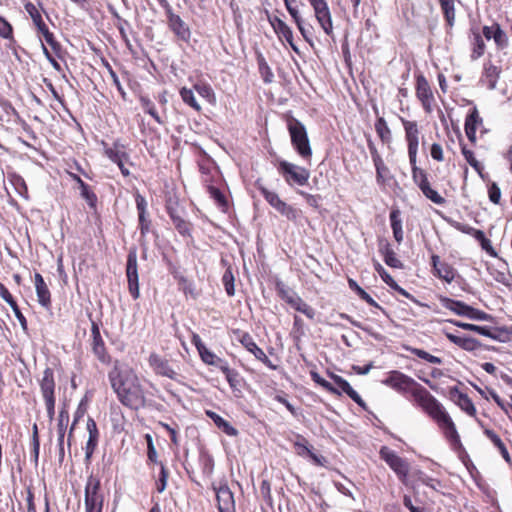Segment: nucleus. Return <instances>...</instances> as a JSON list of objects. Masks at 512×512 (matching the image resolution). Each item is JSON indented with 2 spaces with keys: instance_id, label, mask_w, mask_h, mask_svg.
<instances>
[{
  "instance_id": "nucleus-45",
  "label": "nucleus",
  "mask_w": 512,
  "mask_h": 512,
  "mask_svg": "<svg viewBox=\"0 0 512 512\" xmlns=\"http://www.w3.org/2000/svg\"><path fill=\"white\" fill-rule=\"evenodd\" d=\"M256 60L258 64V70L263 81L265 83H271L274 78V74L261 52H257Z\"/></svg>"
},
{
  "instance_id": "nucleus-5",
  "label": "nucleus",
  "mask_w": 512,
  "mask_h": 512,
  "mask_svg": "<svg viewBox=\"0 0 512 512\" xmlns=\"http://www.w3.org/2000/svg\"><path fill=\"white\" fill-rule=\"evenodd\" d=\"M286 122L292 147L303 160L310 162L313 151L306 127L301 121L293 116H289Z\"/></svg>"
},
{
  "instance_id": "nucleus-16",
  "label": "nucleus",
  "mask_w": 512,
  "mask_h": 512,
  "mask_svg": "<svg viewBox=\"0 0 512 512\" xmlns=\"http://www.w3.org/2000/svg\"><path fill=\"white\" fill-rule=\"evenodd\" d=\"M90 347L94 354V356L98 359L100 363L103 365H110L112 362V357L108 352L105 341L100 333L99 324L91 320V336H90Z\"/></svg>"
},
{
  "instance_id": "nucleus-15",
  "label": "nucleus",
  "mask_w": 512,
  "mask_h": 512,
  "mask_svg": "<svg viewBox=\"0 0 512 512\" xmlns=\"http://www.w3.org/2000/svg\"><path fill=\"white\" fill-rule=\"evenodd\" d=\"M294 452L302 458H308L315 466L325 467L328 463L327 459L314 451V447L301 434H296L292 441Z\"/></svg>"
},
{
  "instance_id": "nucleus-50",
  "label": "nucleus",
  "mask_w": 512,
  "mask_h": 512,
  "mask_svg": "<svg viewBox=\"0 0 512 512\" xmlns=\"http://www.w3.org/2000/svg\"><path fill=\"white\" fill-rule=\"evenodd\" d=\"M376 170V181L378 185L385 186L387 181L391 178L390 170L384 161H380L374 164Z\"/></svg>"
},
{
  "instance_id": "nucleus-52",
  "label": "nucleus",
  "mask_w": 512,
  "mask_h": 512,
  "mask_svg": "<svg viewBox=\"0 0 512 512\" xmlns=\"http://www.w3.org/2000/svg\"><path fill=\"white\" fill-rule=\"evenodd\" d=\"M199 464L202 474L210 478L214 471V459L207 453H201L199 456Z\"/></svg>"
},
{
  "instance_id": "nucleus-44",
  "label": "nucleus",
  "mask_w": 512,
  "mask_h": 512,
  "mask_svg": "<svg viewBox=\"0 0 512 512\" xmlns=\"http://www.w3.org/2000/svg\"><path fill=\"white\" fill-rule=\"evenodd\" d=\"M186 215H179L173 218H170L175 229L178 233L183 237H190L192 234L193 225L190 221L185 219Z\"/></svg>"
},
{
  "instance_id": "nucleus-26",
  "label": "nucleus",
  "mask_w": 512,
  "mask_h": 512,
  "mask_svg": "<svg viewBox=\"0 0 512 512\" xmlns=\"http://www.w3.org/2000/svg\"><path fill=\"white\" fill-rule=\"evenodd\" d=\"M148 363L156 375L167 377L175 381L178 380L179 374L172 368L169 361L162 358L160 355L151 353L148 358Z\"/></svg>"
},
{
  "instance_id": "nucleus-64",
  "label": "nucleus",
  "mask_w": 512,
  "mask_h": 512,
  "mask_svg": "<svg viewBox=\"0 0 512 512\" xmlns=\"http://www.w3.org/2000/svg\"><path fill=\"white\" fill-rule=\"evenodd\" d=\"M300 196H302L306 203L311 206L312 208L314 209H318L320 207V201L322 200V197L321 195L319 194H310V193H307L303 190H298L297 192Z\"/></svg>"
},
{
  "instance_id": "nucleus-17",
  "label": "nucleus",
  "mask_w": 512,
  "mask_h": 512,
  "mask_svg": "<svg viewBox=\"0 0 512 512\" xmlns=\"http://www.w3.org/2000/svg\"><path fill=\"white\" fill-rule=\"evenodd\" d=\"M431 267L432 274L436 278L448 284L452 283L453 281L458 283L460 281H464L463 277L457 272V270L451 264L442 261L440 256L437 254H433L431 256Z\"/></svg>"
},
{
  "instance_id": "nucleus-3",
  "label": "nucleus",
  "mask_w": 512,
  "mask_h": 512,
  "mask_svg": "<svg viewBox=\"0 0 512 512\" xmlns=\"http://www.w3.org/2000/svg\"><path fill=\"white\" fill-rule=\"evenodd\" d=\"M382 384L409 398L422 411L437 399L414 378L399 370L387 372Z\"/></svg>"
},
{
  "instance_id": "nucleus-28",
  "label": "nucleus",
  "mask_w": 512,
  "mask_h": 512,
  "mask_svg": "<svg viewBox=\"0 0 512 512\" xmlns=\"http://www.w3.org/2000/svg\"><path fill=\"white\" fill-rule=\"evenodd\" d=\"M169 29L174 33L177 39L183 42H189L191 38V30L185 21L174 12L167 17Z\"/></svg>"
},
{
  "instance_id": "nucleus-11",
  "label": "nucleus",
  "mask_w": 512,
  "mask_h": 512,
  "mask_svg": "<svg viewBox=\"0 0 512 512\" xmlns=\"http://www.w3.org/2000/svg\"><path fill=\"white\" fill-rule=\"evenodd\" d=\"M277 170L289 186H304L308 184L310 171L305 167L281 160L277 165Z\"/></svg>"
},
{
  "instance_id": "nucleus-43",
  "label": "nucleus",
  "mask_w": 512,
  "mask_h": 512,
  "mask_svg": "<svg viewBox=\"0 0 512 512\" xmlns=\"http://www.w3.org/2000/svg\"><path fill=\"white\" fill-rule=\"evenodd\" d=\"M165 209L170 218L179 215H186L185 207L180 203L176 196H170L166 199Z\"/></svg>"
},
{
  "instance_id": "nucleus-6",
  "label": "nucleus",
  "mask_w": 512,
  "mask_h": 512,
  "mask_svg": "<svg viewBox=\"0 0 512 512\" xmlns=\"http://www.w3.org/2000/svg\"><path fill=\"white\" fill-rule=\"evenodd\" d=\"M40 396L44 402L49 420H53L56 407V380L53 368L46 367L37 377Z\"/></svg>"
},
{
  "instance_id": "nucleus-46",
  "label": "nucleus",
  "mask_w": 512,
  "mask_h": 512,
  "mask_svg": "<svg viewBox=\"0 0 512 512\" xmlns=\"http://www.w3.org/2000/svg\"><path fill=\"white\" fill-rule=\"evenodd\" d=\"M402 348L429 363L442 364L443 362L440 357L434 356L423 349L415 348L406 344L402 345Z\"/></svg>"
},
{
  "instance_id": "nucleus-62",
  "label": "nucleus",
  "mask_w": 512,
  "mask_h": 512,
  "mask_svg": "<svg viewBox=\"0 0 512 512\" xmlns=\"http://www.w3.org/2000/svg\"><path fill=\"white\" fill-rule=\"evenodd\" d=\"M488 198L495 205H503L501 200V190L496 182H492L488 185Z\"/></svg>"
},
{
  "instance_id": "nucleus-47",
  "label": "nucleus",
  "mask_w": 512,
  "mask_h": 512,
  "mask_svg": "<svg viewBox=\"0 0 512 512\" xmlns=\"http://www.w3.org/2000/svg\"><path fill=\"white\" fill-rule=\"evenodd\" d=\"M207 191L210 195V197L215 201L217 206L224 212L228 210V200L224 193L217 187L213 185L207 186Z\"/></svg>"
},
{
  "instance_id": "nucleus-60",
  "label": "nucleus",
  "mask_w": 512,
  "mask_h": 512,
  "mask_svg": "<svg viewBox=\"0 0 512 512\" xmlns=\"http://www.w3.org/2000/svg\"><path fill=\"white\" fill-rule=\"evenodd\" d=\"M31 445H32V456L35 464L38 463L39 451H40V439L37 424L33 425L32 428V437H31Z\"/></svg>"
},
{
  "instance_id": "nucleus-9",
  "label": "nucleus",
  "mask_w": 512,
  "mask_h": 512,
  "mask_svg": "<svg viewBox=\"0 0 512 512\" xmlns=\"http://www.w3.org/2000/svg\"><path fill=\"white\" fill-rule=\"evenodd\" d=\"M379 457L396 474L398 480L403 484H408V475L410 472V463L406 458L399 456L388 446H382L379 450Z\"/></svg>"
},
{
  "instance_id": "nucleus-7",
  "label": "nucleus",
  "mask_w": 512,
  "mask_h": 512,
  "mask_svg": "<svg viewBox=\"0 0 512 512\" xmlns=\"http://www.w3.org/2000/svg\"><path fill=\"white\" fill-rule=\"evenodd\" d=\"M277 295L287 303L295 311L302 313L308 319L314 320L316 316L315 309L304 301L297 292L287 287L282 281H277L275 284Z\"/></svg>"
},
{
  "instance_id": "nucleus-14",
  "label": "nucleus",
  "mask_w": 512,
  "mask_h": 512,
  "mask_svg": "<svg viewBox=\"0 0 512 512\" xmlns=\"http://www.w3.org/2000/svg\"><path fill=\"white\" fill-rule=\"evenodd\" d=\"M105 156L115 163L123 177L130 176V170L127 165L133 166V163L130 160V155L126 151V146L119 141H115L111 146H105L104 148Z\"/></svg>"
},
{
  "instance_id": "nucleus-53",
  "label": "nucleus",
  "mask_w": 512,
  "mask_h": 512,
  "mask_svg": "<svg viewBox=\"0 0 512 512\" xmlns=\"http://www.w3.org/2000/svg\"><path fill=\"white\" fill-rule=\"evenodd\" d=\"M160 472L158 479L155 482V488L158 493H162L167 488L169 479V470L163 462H159Z\"/></svg>"
},
{
  "instance_id": "nucleus-56",
  "label": "nucleus",
  "mask_w": 512,
  "mask_h": 512,
  "mask_svg": "<svg viewBox=\"0 0 512 512\" xmlns=\"http://www.w3.org/2000/svg\"><path fill=\"white\" fill-rule=\"evenodd\" d=\"M234 281L235 278L232 267L228 266L222 276V283L228 296H234L235 294Z\"/></svg>"
},
{
  "instance_id": "nucleus-1",
  "label": "nucleus",
  "mask_w": 512,
  "mask_h": 512,
  "mask_svg": "<svg viewBox=\"0 0 512 512\" xmlns=\"http://www.w3.org/2000/svg\"><path fill=\"white\" fill-rule=\"evenodd\" d=\"M400 121L405 132V141L407 143L409 163L411 166V174L414 184L432 203L437 205H444L446 203V199L432 188L427 171L417 166V154L420 135L417 121L408 120L404 117H400Z\"/></svg>"
},
{
  "instance_id": "nucleus-22",
  "label": "nucleus",
  "mask_w": 512,
  "mask_h": 512,
  "mask_svg": "<svg viewBox=\"0 0 512 512\" xmlns=\"http://www.w3.org/2000/svg\"><path fill=\"white\" fill-rule=\"evenodd\" d=\"M191 343L195 346L198 351L199 357L201 361L209 366H214L220 369L227 361L217 356L213 351H211L207 346L203 343L200 336L196 333H193L191 337Z\"/></svg>"
},
{
  "instance_id": "nucleus-21",
  "label": "nucleus",
  "mask_w": 512,
  "mask_h": 512,
  "mask_svg": "<svg viewBox=\"0 0 512 512\" xmlns=\"http://www.w3.org/2000/svg\"><path fill=\"white\" fill-rule=\"evenodd\" d=\"M265 12L267 15V20L271 27L273 28L278 39L281 42L286 41L287 44L293 49V51L299 53V49L294 43V36L291 27L278 16L271 15L268 10H266Z\"/></svg>"
},
{
  "instance_id": "nucleus-59",
  "label": "nucleus",
  "mask_w": 512,
  "mask_h": 512,
  "mask_svg": "<svg viewBox=\"0 0 512 512\" xmlns=\"http://www.w3.org/2000/svg\"><path fill=\"white\" fill-rule=\"evenodd\" d=\"M310 375H311L312 380L316 384L321 386L323 389H325L329 393H332V394H335V395H340L341 394V392L336 387H334L330 382H328L327 380L322 378L317 372L311 371Z\"/></svg>"
},
{
  "instance_id": "nucleus-55",
  "label": "nucleus",
  "mask_w": 512,
  "mask_h": 512,
  "mask_svg": "<svg viewBox=\"0 0 512 512\" xmlns=\"http://www.w3.org/2000/svg\"><path fill=\"white\" fill-rule=\"evenodd\" d=\"M179 94L181 96L182 101L193 108L195 111L199 112L201 110V106L197 102L194 93L191 89L187 87H183L180 89Z\"/></svg>"
},
{
  "instance_id": "nucleus-39",
  "label": "nucleus",
  "mask_w": 512,
  "mask_h": 512,
  "mask_svg": "<svg viewBox=\"0 0 512 512\" xmlns=\"http://www.w3.org/2000/svg\"><path fill=\"white\" fill-rule=\"evenodd\" d=\"M440 303L446 308V309H449L450 311L454 312L455 314L459 315V316H467V313H468V309L470 307V305L462 302V301H459V300H454V299H451L449 297H446V296H442L440 295L438 297Z\"/></svg>"
},
{
  "instance_id": "nucleus-37",
  "label": "nucleus",
  "mask_w": 512,
  "mask_h": 512,
  "mask_svg": "<svg viewBox=\"0 0 512 512\" xmlns=\"http://www.w3.org/2000/svg\"><path fill=\"white\" fill-rule=\"evenodd\" d=\"M389 220L393 237L397 243H401L404 239V232L402 228L401 211L399 208H392L389 214Z\"/></svg>"
},
{
  "instance_id": "nucleus-42",
  "label": "nucleus",
  "mask_w": 512,
  "mask_h": 512,
  "mask_svg": "<svg viewBox=\"0 0 512 512\" xmlns=\"http://www.w3.org/2000/svg\"><path fill=\"white\" fill-rule=\"evenodd\" d=\"M139 101L144 112L149 114L158 124L163 125L165 120L160 116L156 110L154 102L147 96H140Z\"/></svg>"
},
{
  "instance_id": "nucleus-40",
  "label": "nucleus",
  "mask_w": 512,
  "mask_h": 512,
  "mask_svg": "<svg viewBox=\"0 0 512 512\" xmlns=\"http://www.w3.org/2000/svg\"><path fill=\"white\" fill-rule=\"evenodd\" d=\"M374 128L376 134L383 144H390L392 141V131L388 126L387 121L382 116H377Z\"/></svg>"
},
{
  "instance_id": "nucleus-41",
  "label": "nucleus",
  "mask_w": 512,
  "mask_h": 512,
  "mask_svg": "<svg viewBox=\"0 0 512 512\" xmlns=\"http://www.w3.org/2000/svg\"><path fill=\"white\" fill-rule=\"evenodd\" d=\"M482 427H483L484 435L499 450L501 456L505 459V461L506 462H510L511 461L510 454H509V452H508L504 442L500 438V436L495 431H493L492 429L486 428V427H484V425Z\"/></svg>"
},
{
  "instance_id": "nucleus-25",
  "label": "nucleus",
  "mask_w": 512,
  "mask_h": 512,
  "mask_svg": "<svg viewBox=\"0 0 512 512\" xmlns=\"http://www.w3.org/2000/svg\"><path fill=\"white\" fill-rule=\"evenodd\" d=\"M480 31L486 40H493L498 49H504L509 44L507 33L497 22H493L491 25H484L483 27H480Z\"/></svg>"
},
{
  "instance_id": "nucleus-49",
  "label": "nucleus",
  "mask_w": 512,
  "mask_h": 512,
  "mask_svg": "<svg viewBox=\"0 0 512 512\" xmlns=\"http://www.w3.org/2000/svg\"><path fill=\"white\" fill-rule=\"evenodd\" d=\"M39 6H40V8H38L32 2H26L24 4V8H25L26 12L29 14L30 18L32 19V22L35 27L45 22L42 17V11H43L42 4L39 3Z\"/></svg>"
},
{
  "instance_id": "nucleus-10",
  "label": "nucleus",
  "mask_w": 512,
  "mask_h": 512,
  "mask_svg": "<svg viewBox=\"0 0 512 512\" xmlns=\"http://www.w3.org/2000/svg\"><path fill=\"white\" fill-rule=\"evenodd\" d=\"M415 96L425 113L430 114L436 103L435 89L431 86L428 79L421 72L414 74Z\"/></svg>"
},
{
  "instance_id": "nucleus-63",
  "label": "nucleus",
  "mask_w": 512,
  "mask_h": 512,
  "mask_svg": "<svg viewBox=\"0 0 512 512\" xmlns=\"http://www.w3.org/2000/svg\"><path fill=\"white\" fill-rule=\"evenodd\" d=\"M69 413L67 410H61L58 415L57 419V434H64L66 433L68 424H69Z\"/></svg>"
},
{
  "instance_id": "nucleus-48",
  "label": "nucleus",
  "mask_w": 512,
  "mask_h": 512,
  "mask_svg": "<svg viewBox=\"0 0 512 512\" xmlns=\"http://www.w3.org/2000/svg\"><path fill=\"white\" fill-rule=\"evenodd\" d=\"M81 197L86 201L90 209L96 210L98 197L93 189L87 183H81L79 188Z\"/></svg>"
},
{
  "instance_id": "nucleus-30",
  "label": "nucleus",
  "mask_w": 512,
  "mask_h": 512,
  "mask_svg": "<svg viewBox=\"0 0 512 512\" xmlns=\"http://www.w3.org/2000/svg\"><path fill=\"white\" fill-rule=\"evenodd\" d=\"M34 286L39 305L50 309L52 305L51 292L43 276L38 272L34 274Z\"/></svg>"
},
{
  "instance_id": "nucleus-23",
  "label": "nucleus",
  "mask_w": 512,
  "mask_h": 512,
  "mask_svg": "<svg viewBox=\"0 0 512 512\" xmlns=\"http://www.w3.org/2000/svg\"><path fill=\"white\" fill-rule=\"evenodd\" d=\"M283 2L303 39L312 45V27L310 25L308 27L306 26L305 20L303 19L298 7L295 5L296 0H283Z\"/></svg>"
},
{
  "instance_id": "nucleus-19",
  "label": "nucleus",
  "mask_w": 512,
  "mask_h": 512,
  "mask_svg": "<svg viewBox=\"0 0 512 512\" xmlns=\"http://www.w3.org/2000/svg\"><path fill=\"white\" fill-rule=\"evenodd\" d=\"M126 277H127V283H128V291H129L131 297L134 300H137L140 297V290H139L137 253L135 250L130 251L127 255Z\"/></svg>"
},
{
  "instance_id": "nucleus-12",
  "label": "nucleus",
  "mask_w": 512,
  "mask_h": 512,
  "mask_svg": "<svg viewBox=\"0 0 512 512\" xmlns=\"http://www.w3.org/2000/svg\"><path fill=\"white\" fill-rule=\"evenodd\" d=\"M100 490V479L93 475L89 476L85 486L86 512H102L104 496Z\"/></svg>"
},
{
  "instance_id": "nucleus-32",
  "label": "nucleus",
  "mask_w": 512,
  "mask_h": 512,
  "mask_svg": "<svg viewBox=\"0 0 512 512\" xmlns=\"http://www.w3.org/2000/svg\"><path fill=\"white\" fill-rule=\"evenodd\" d=\"M445 337L459 348L473 352L481 348V343L476 338L470 336H458L446 330H443Z\"/></svg>"
},
{
  "instance_id": "nucleus-13",
  "label": "nucleus",
  "mask_w": 512,
  "mask_h": 512,
  "mask_svg": "<svg viewBox=\"0 0 512 512\" xmlns=\"http://www.w3.org/2000/svg\"><path fill=\"white\" fill-rule=\"evenodd\" d=\"M232 334L234 338L254 357L262 362L269 369L276 370L277 366L274 365L271 360L267 357L262 348H260L254 341L251 334L241 329H233Z\"/></svg>"
},
{
  "instance_id": "nucleus-61",
  "label": "nucleus",
  "mask_w": 512,
  "mask_h": 512,
  "mask_svg": "<svg viewBox=\"0 0 512 512\" xmlns=\"http://www.w3.org/2000/svg\"><path fill=\"white\" fill-rule=\"evenodd\" d=\"M479 243L481 248L490 256L497 257V252L493 248L491 241L485 236V233L481 230L479 234L475 238Z\"/></svg>"
},
{
  "instance_id": "nucleus-18",
  "label": "nucleus",
  "mask_w": 512,
  "mask_h": 512,
  "mask_svg": "<svg viewBox=\"0 0 512 512\" xmlns=\"http://www.w3.org/2000/svg\"><path fill=\"white\" fill-rule=\"evenodd\" d=\"M310 6L313 9L315 19L317 20L320 27L323 29L325 34L332 35L333 33V22L332 15L326 0H308Z\"/></svg>"
},
{
  "instance_id": "nucleus-34",
  "label": "nucleus",
  "mask_w": 512,
  "mask_h": 512,
  "mask_svg": "<svg viewBox=\"0 0 512 512\" xmlns=\"http://www.w3.org/2000/svg\"><path fill=\"white\" fill-rule=\"evenodd\" d=\"M379 252L383 256V260L386 265L395 269L403 268V263L397 258L392 245L388 241L385 240L380 242Z\"/></svg>"
},
{
  "instance_id": "nucleus-54",
  "label": "nucleus",
  "mask_w": 512,
  "mask_h": 512,
  "mask_svg": "<svg viewBox=\"0 0 512 512\" xmlns=\"http://www.w3.org/2000/svg\"><path fill=\"white\" fill-rule=\"evenodd\" d=\"M219 370L224 374L229 386L232 389L236 388L239 383V373L235 369L230 368L228 362L221 366Z\"/></svg>"
},
{
  "instance_id": "nucleus-33",
  "label": "nucleus",
  "mask_w": 512,
  "mask_h": 512,
  "mask_svg": "<svg viewBox=\"0 0 512 512\" xmlns=\"http://www.w3.org/2000/svg\"><path fill=\"white\" fill-rule=\"evenodd\" d=\"M330 378L334 381V383L344 392L346 393L355 403H357L362 409L367 410V405L361 396L351 387L349 382L345 380L343 377L329 373Z\"/></svg>"
},
{
  "instance_id": "nucleus-4",
  "label": "nucleus",
  "mask_w": 512,
  "mask_h": 512,
  "mask_svg": "<svg viewBox=\"0 0 512 512\" xmlns=\"http://www.w3.org/2000/svg\"><path fill=\"white\" fill-rule=\"evenodd\" d=\"M423 412L437 425L454 451L459 452L464 450L456 424L438 399L430 404Z\"/></svg>"
},
{
  "instance_id": "nucleus-8",
  "label": "nucleus",
  "mask_w": 512,
  "mask_h": 512,
  "mask_svg": "<svg viewBox=\"0 0 512 512\" xmlns=\"http://www.w3.org/2000/svg\"><path fill=\"white\" fill-rule=\"evenodd\" d=\"M257 189L264 199L288 221L297 223L301 218L302 211L280 199L279 195L275 191H271L265 186L259 184H257Z\"/></svg>"
},
{
  "instance_id": "nucleus-38",
  "label": "nucleus",
  "mask_w": 512,
  "mask_h": 512,
  "mask_svg": "<svg viewBox=\"0 0 512 512\" xmlns=\"http://www.w3.org/2000/svg\"><path fill=\"white\" fill-rule=\"evenodd\" d=\"M205 414L214 422L215 426L226 435L231 437H235L238 435V430L234 426H232L228 421H226L223 417L218 415L216 412L206 410Z\"/></svg>"
},
{
  "instance_id": "nucleus-24",
  "label": "nucleus",
  "mask_w": 512,
  "mask_h": 512,
  "mask_svg": "<svg viewBox=\"0 0 512 512\" xmlns=\"http://www.w3.org/2000/svg\"><path fill=\"white\" fill-rule=\"evenodd\" d=\"M86 430L88 432V439L84 446L85 462L89 464L91 459L98 448L100 440V432L96 421L92 417H88L86 422Z\"/></svg>"
},
{
  "instance_id": "nucleus-2",
  "label": "nucleus",
  "mask_w": 512,
  "mask_h": 512,
  "mask_svg": "<svg viewBox=\"0 0 512 512\" xmlns=\"http://www.w3.org/2000/svg\"><path fill=\"white\" fill-rule=\"evenodd\" d=\"M108 378L113 391L123 406L135 411L146 406L144 388L137 375L132 371L123 372L118 367H114L108 373Z\"/></svg>"
},
{
  "instance_id": "nucleus-51",
  "label": "nucleus",
  "mask_w": 512,
  "mask_h": 512,
  "mask_svg": "<svg viewBox=\"0 0 512 512\" xmlns=\"http://www.w3.org/2000/svg\"><path fill=\"white\" fill-rule=\"evenodd\" d=\"M194 89L201 97L206 99L210 104H214L216 102V96L210 84L205 82L197 83L194 85Z\"/></svg>"
},
{
  "instance_id": "nucleus-58",
  "label": "nucleus",
  "mask_w": 512,
  "mask_h": 512,
  "mask_svg": "<svg viewBox=\"0 0 512 512\" xmlns=\"http://www.w3.org/2000/svg\"><path fill=\"white\" fill-rule=\"evenodd\" d=\"M461 152H462V155L464 156L465 160L471 165V167L481 175L483 166L476 159L474 152L472 150L468 149L466 146L461 147Z\"/></svg>"
},
{
  "instance_id": "nucleus-29",
  "label": "nucleus",
  "mask_w": 512,
  "mask_h": 512,
  "mask_svg": "<svg viewBox=\"0 0 512 512\" xmlns=\"http://www.w3.org/2000/svg\"><path fill=\"white\" fill-rule=\"evenodd\" d=\"M219 512H236L234 494L227 484L214 488Z\"/></svg>"
},
{
  "instance_id": "nucleus-57",
  "label": "nucleus",
  "mask_w": 512,
  "mask_h": 512,
  "mask_svg": "<svg viewBox=\"0 0 512 512\" xmlns=\"http://www.w3.org/2000/svg\"><path fill=\"white\" fill-rule=\"evenodd\" d=\"M145 440L147 443V464L150 466L151 464L159 465L158 453L153 443V438L150 434L145 435Z\"/></svg>"
},
{
  "instance_id": "nucleus-20",
  "label": "nucleus",
  "mask_w": 512,
  "mask_h": 512,
  "mask_svg": "<svg viewBox=\"0 0 512 512\" xmlns=\"http://www.w3.org/2000/svg\"><path fill=\"white\" fill-rule=\"evenodd\" d=\"M448 398L468 416L475 418L480 426H483V423L477 418V410L472 399L466 393L460 391L457 386H452L448 389Z\"/></svg>"
},
{
  "instance_id": "nucleus-35",
  "label": "nucleus",
  "mask_w": 512,
  "mask_h": 512,
  "mask_svg": "<svg viewBox=\"0 0 512 512\" xmlns=\"http://www.w3.org/2000/svg\"><path fill=\"white\" fill-rule=\"evenodd\" d=\"M458 0H438L443 18L445 20V26L447 30H451L456 21V9L455 3Z\"/></svg>"
},
{
  "instance_id": "nucleus-31",
  "label": "nucleus",
  "mask_w": 512,
  "mask_h": 512,
  "mask_svg": "<svg viewBox=\"0 0 512 512\" xmlns=\"http://www.w3.org/2000/svg\"><path fill=\"white\" fill-rule=\"evenodd\" d=\"M482 123L483 119L481 118L477 107L470 109L465 119L464 129L465 134L471 143L476 142V131Z\"/></svg>"
},
{
  "instance_id": "nucleus-27",
  "label": "nucleus",
  "mask_w": 512,
  "mask_h": 512,
  "mask_svg": "<svg viewBox=\"0 0 512 512\" xmlns=\"http://www.w3.org/2000/svg\"><path fill=\"white\" fill-rule=\"evenodd\" d=\"M471 54L470 57L472 60H477L481 58L486 51V45L484 41V36L480 31V26H472L469 29L468 34Z\"/></svg>"
},
{
  "instance_id": "nucleus-36",
  "label": "nucleus",
  "mask_w": 512,
  "mask_h": 512,
  "mask_svg": "<svg viewBox=\"0 0 512 512\" xmlns=\"http://www.w3.org/2000/svg\"><path fill=\"white\" fill-rule=\"evenodd\" d=\"M500 73L501 69L498 66L488 62L484 65L482 82L488 89L493 90L496 88Z\"/></svg>"
}]
</instances>
